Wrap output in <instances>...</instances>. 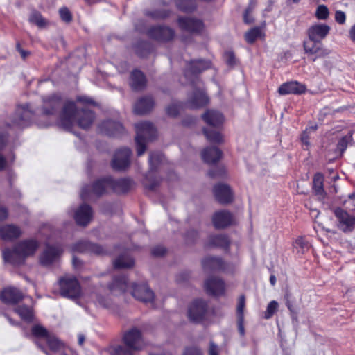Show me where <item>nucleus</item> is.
Listing matches in <instances>:
<instances>
[{"label":"nucleus","mask_w":355,"mask_h":355,"mask_svg":"<svg viewBox=\"0 0 355 355\" xmlns=\"http://www.w3.org/2000/svg\"><path fill=\"white\" fill-rule=\"evenodd\" d=\"M134 185V182L130 178L113 180L104 178L96 180L92 187L86 186L82 189L80 198L83 200H90L92 195L99 197L110 190L116 193H125Z\"/></svg>","instance_id":"1"},{"label":"nucleus","mask_w":355,"mask_h":355,"mask_svg":"<svg viewBox=\"0 0 355 355\" xmlns=\"http://www.w3.org/2000/svg\"><path fill=\"white\" fill-rule=\"evenodd\" d=\"M94 119V114L91 110L87 108L78 110L73 102H67L60 114V125L64 129L70 130L76 123L80 128L87 129Z\"/></svg>","instance_id":"2"},{"label":"nucleus","mask_w":355,"mask_h":355,"mask_svg":"<svg viewBox=\"0 0 355 355\" xmlns=\"http://www.w3.org/2000/svg\"><path fill=\"white\" fill-rule=\"evenodd\" d=\"M38 248V243L36 241L24 240L17 243L12 250L6 248L3 250V258L6 262L13 265H21L25 261V259L33 256Z\"/></svg>","instance_id":"3"},{"label":"nucleus","mask_w":355,"mask_h":355,"mask_svg":"<svg viewBox=\"0 0 355 355\" xmlns=\"http://www.w3.org/2000/svg\"><path fill=\"white\" fill-rule=\"evenodd\" d=\"M137 144V153L141 156L146 151V144L156 137V130L153 125L148 121H143L135 124Z\"/></svg>","instance_id":"4"},{"label":"nucleus","mask_w":355,"mask_h":355,"mask_svg":"<svg viewBox=\"0 0 355 355\" xmlns=\"http://www.w3.org/2000/svg\"><path fill=\"white\" fill-rule=\"evenodd\" d=\"M60 294L64 297L76 299L81 294V288L77 279L73 276H64L60 279Z\"/></svg>","instance_id":"5"},{"label":"nucleus","mask_w":355,"mask_h":355,"mask_svg":"<svg viewBox=\"0 0 355 355\" xmlns=\"http://www.w3.org/2000/svg\"><path fill=\"white\" fill-rule=\"evenodd\" d=\"M33 334L46 341L49 348L54 352L62 351L64 345L55 335L50 334L46 329L41 325H35L32 328Z\"/></svg>","instance_id":"6"},{"label":"nucleus","mask_w":355,"mask_h":355,"mask_svg":"<svg viewBox=\"0 0 355 355\" xmlns=\"http://www.w3.org/2000/svg\"><path fill=\"white\" fill-rule=\"evenodd\" d=\"M336 218V226L344 233L352 232L355 229V216L349 214L342 208L337 207L334 210Z\"/></svg>","instance_id":"7"},{"label":"nucleus","mask_w":355,"mask_h":355,"mask_svg":"<svg viewBox=\"0 0 355 355\" xmlns=\"http://www.w3.org/2000/svg\"><path fill=\"white\" fill-rule=\"evenodd\" d=\"M163 155L159 153H151L149 156L150 171L145 178V186L150 190L155 189L160 183V179H153L152 172L155 171L158 164L162 162Z\"/></svg>","instance_id":"8"},{"label":"nucleus","mask_w":355,"mask_h":355,"mask_svg":"<svg viewBox=\"0 0 355 355\" xmlns=\"http://www.w3.org/2000/svg\"><path fill=\"white\" fill-rule=\"evenodd\" d=\"M123 341L131 351H139L144 347L141 332L137 328H132L125 333Z\"/></svg>","instance_id":"9"},{"label":"nucleus","mask_w":355,"mask_h":355,"mask_svg":"<svg viewBox=\"0 0 355 355\" xmlns=\"http://www.w3.org/2000/svg\"><path fill=\"white\" fill-rule=\"evenodd\" d=\"M207 313V304L205 300H196L189 307L188 317L191 322H200Z\"/></svg>","instance_id":"10"},{"label":"nucleus","mask_w":355,"mask_h":355,"mask_svg":"<svg viewBox=\"0 0 355 355\" xmlns=\"http://www.w3.org/2000/svg\"><path fill=\"white\" fill-rule=\"evenodd\" d=\"M148 35L150 38L158 42H167L173 39L175 31L168 26H155L148 30Z\"/></svg>","instance_id":"11"},{"label":"nucleus","mask_w":355,"mask_h":355,"mask_svg":"<svg viewBox=\"0 0 355 355\" xmlns=\"http://www.w3.org/2000/svg\"><path fill=\"white\" fill-rule=\"evenodd\" d=\"M132 152L128 148H123L117 150L114 155L112 166L117 171L124 170L128 168L130 163Z\"/></svg>","instance_id":"12"},{"label":"nucleus","mask_w":355,"mask_h":355,"mask_svg":"<svg viewBox=\"0 0 355 355\" xmlns=\"http://www.w3.org/2000/svg\"><path fill=\"white\" fill-rule=\"evenodd\" d=\"M132 295L136 300L144 303L152 302L155 297L153 291L146 284H134Z\"/></svg>","instance_id":"13"},{"label":"nucleus","mask_w":355,"mask_h":355,"mask_svg":"<svg viewBox=\"0 0 355 355\" xmlns=\"http://www.w3.org/2000/svg\"><path fill=\"white\" fill-rule=\"evenodd\" d=\"M178 23L182 31L190 33H200L204 28L201 20L191 17H179Z\"/></svg>","instance_id":"14"},{"label":"nucleus","mask_w":355,"mask_h":355,"mask_svg":"<svg viewBox=\"0 0 355 355\" xmlns=\"http://www.w3.org/2000/svg\"><path fill=\"white\" fill-rule=\"evenodd\" d=\"M33 112L30 110L29 105L19 106L15 113L13 125L19 127L27 126L33 116Z\"/></svg>","instance_id":"15"},{"label":"nucleus","mask_w":355,"mask_h":355,"mask_svg":"<svg viewBox=\"0 0 355 355\" xmlns=\"http://www.w3.org/2000/svg\"><path fill=\"white\" fill-rule=\"evenodd\" d=\"M71 250L76 252H89L96 255H103L106 253V250L102 246L85 241L77 242L71 247Z\"/></svg>","instance_id":"16"},{"label":"nucleus","mask_w":355,"mask_h":355,"mask_svg":"<svg viewBox=\"0 0 355 355\" xmlns=\"http://www.w3.org/2000/svg\"><path fill=\"white\" fill-rule=\"evenodd\" d=\"M212 223L216 229H224L233 224L234 218L230 211L222 210L214 214Z\"/></svg>","instance_id":"17"},{"label":"nucleus","mask_w":355,"mask_h":355,"mask_svg":"<svg viewBox=\"0 0 355 355\" xmlns=\"http://www.w3.org/2000/svg\"><path fill=\"white\" fill-rule=\"evenodd\" d=\"M214 194L216 200L225 205L232 202L233 193L230 187L225 184H218L214 187Z\"/></svg>","instance_id":"18"},{"label":"nucleus","mask_w":355,"mask_h":355,"mask_svg":"<svg viewBox=\"0 0 355 355\" xmlns=\"http://www.w3.org/2000/svg\"><path fill=\"white\" fill-rule=\"evenodd\" d=\"M209 103V98L204 90L198 87L189 96L187 106L191 109L198 108L206 105Z\"/></svg>","instance_id":"19"},{"label":"nucleus","mask_w":355,"mask_h":355,"mask_svg":"<svg viewBox=\"0 0 355 355\" xmlns=\"http://www.w3.org/2000/svg\"><path fill=\"white\" fill-rule=\"evenodd\" d=\"M99 128L101 132L109 136L117 137L124 132V128L121 123L111 120L103 121Z\"/></svg>","instance_id":"20"},{"label":"nucleus","mask_w":355,"mask_h":355,"mask_svg":"<svg viewBox=\"0 0 355 355\" xmlns=\"http://www.w3.org/2000/svg\"><path fill=\"white\" fill-rule=\"evenodd\" d=\"M62 250L60 246L48 245L40 257L43 266H49L55 261L61 255Z\"/></svg>","instance_id":"21"},{"label":"nucleus","mask_w":355,"mask_h":355,"mask_svg":"<svg viewBox=\"0 0 355 355\" xmlns=\"http://www.w3.org/2000/svg\"><path fill=\"white\" fill-rule=\"evenodd\" d=\"M303 46L305 53L309 55L318 54V57H323L328 54V53L323 49L322 42L311 40L310 37H308V39L304 42Z\"/></svg>","instance_id":"22"},{"label":"nucleus","mask_w":355,"mask_h":355,"mask_svg":"<svg viewBox=\"0 0 355 355\" xmlns=\"http://www.w3.org/2000/svg\"><path fill=\"white\" fill-rule=\"evenodd\" d=\"M211 62L205 60H191L187 64L185 76L189 78L191 75H196L209 69Z\"/></svg>","instance_id":"23"},{"label":"nucleus","mask_w":355,"mask_h":355,"mask_svg":"<svg viewBox=\"0 0 355 355\" xmlns=\"http://www.w3.org/2000/svg\"><path fill=\"white\" fill-rule=\"evenodd\" d=\"M92 218V207L86 204L81 205L75 213L74 218L79 225L86 226Z\"/></svg>","instance_id":"24"},{"label":"nucleus","mask_w":355,"mask_h":355,"mask_svg":"<svg viewBox=\"0 0 355 355\" xmlns=\"http://www.w3.org/2000/svg\"><path fill=\"white\" fill-rule=\"evenodd\" d=\"M330 27L327 24H318L313 25L307 30L308 37L322 42L329 34Z\"/></svg>","instance_id":"25"},{"label":"nucleus","mask_w":355,"mask_h":355,"mask_svg":"<svg viewBox=\"0 0 355 355\" xmlns=\"http://www.w3.org/2000/svg\"><path fill=\"white\" fill-rule=\"evenodd\" d=\"M205 288L209 295H220L224 292V282L220 279L210 277L205 281Z\"/></svg>","instance_id":"26"},{"label":"nucleus","mask_w":355,"mask_h":355,"mask_svg":"<svg viewBox=\"0 0 355 355\" xmlns=\"http://www.w3.org/2000/svg\"><path fill=\"white\" fill-rule=\"evenodd\" d=\"M305 91V85L297 81L284 83L278 89V92L281 95L301 94Z\"/></svg>","instance_id":"27"},{"label":"nucleus","mask_w":355,"mask_h":355,"mask_svg":"<svg viewBox=\"0 0 355 355\" xmlns=\"http://www.w3.org/2000/svg\"><path fill=\"white\" fill-rule=\"evenodd\" d=\"M128 287L127 279L125 276L115 277L108 285V289L113 295L123 294Z\"/></svg>","instance_id":"28"},{"label":"nucleus","mask_w":355,"mask_h":355,"mask_svg":"<svg viewBox=\"0 0 355 355\" xmlns=\"http://www.w3.org/2000/svg\"><path fill=\"white\" fill-rule=\"evenodd\" d=\"M22 234L19 227L12 225H4L0 227V238L4 241H12L19 238Z\"/></svg>","instance_id":"29"},{"label":"nucleus","mask_w":355,"mask_h":355,"mask_svg":"<svg viewBox=\"0 0 355 355\" xmlns=\"http://www.w3.org/2000/svg\"><path fill=\"white\" fill-rule=\"evenodd\" d=\"M222 155V151L217 147H207L201 153L203 161L208 164L217 163L220 159Z\"/></svg>","instance_id":"30"},{"label":"nucleus","mask_w":355,"mask_h":355,"mask_svg":"<svg viewBox=\"0 0 355 355\" xmlns=\"http://www.w3.org/2000/svg\"><path fill=\"white\" fill-rule=\"evenodd\" d=\"M202 119L209 126L216 128H219L224 121L223 114L215 110H207L202 115Z\"/></svg>","instance_id":"31"},{"label":"nucleus","mask_w":355,"mask_h":355,"mask_svg":"<svg viewBox=\"0 0 355 355\" xmlns=\"http://www.w3.org/2000/svg\"><path fill=\"white\" fill-rule=\"evenodd\" d=\"M207 245L227 250L230 245V241L225 234H213L208 237Z\"/></svg>","instance_id":"32"},{"label":"nucleus","mask_w":355,"mask_h":355,"mask_svg":"<svg viewBox=\"0 0 355 355\" xmlns=\"http://www.w3.org/2000/svg\"><path fill=\"white\" fill-rule=\"evenodd\" d=\"M1 300L6 304H16L23 297L21 293L15 288L4 289L1 293Z\"/></svg>","instance_id":"33"},{"label":"nucleus","mask_w":355,"mask_h":355,"mask_svg":"<svg viewBox=\"0 0 355 355\" xmlns=\"http://www.w3.org/2000/svg\"><path fill=\"white\" fill-rule=\"evenodd\" d=\"M153 106L154 102L151 97H144L136 103L134 112L137 114L143 115L150 112Z\"/></svg>","instance_id":"34"},{"label":"nucleus","mask_w":355,"mask_h":355,"mask_svg":"<svg viewBox=\"0 0 355 355\" xmlns=\"http://www.w3.org/2000/svg\"><path fill=\"white\" fill-rule=\"evenodd\" d=\"M60 98L53 96L44 101L43 113L46 115L53 114L60 107Z\"/></svg>","instance_id":"35"},{"label":"nucleus","mask_w":355,"mask_h":355,"mask_svg":"<svg viewBox=\"0 0 355 355\" xmlns=\"http://www.w3.org/2000/svg\"><path fill=\"white\" fill-rule=\"evenodd\" d=\"M130 86L135 91L141 90L145 87L146 78L141 71L135 70L132 72Z\"/></svg>","instance_id":"36"},{"label":"nucleus","mask_w":355,"mask_h":355,"mask_svg":"<svg viewBox=\"0 0 355 355\" xmlns=\"http://www.w3.org/2000/svg\"><path fill=\"white\" fill-rule=\"evenodd\" d=\"M202 265L205 270H215L224 268V263L218 257H207L202 260Z\"/></svg>","instance_id":"37"},{"label":"nucleus","mask_w":355,"mask_h":355,"mask_svg":"<svg viewBox=\"0 0 355 355\" xmlns=\"http://www.w3.org/2000/svg\"><path fill=\"white\" fill-rule=\"evenodd\" d=\"M134 259L128 254H121L113 261L115 269H128L134 266Z\"/></svg>","instance_id":"38"},{"label":"nucleus","mask_w":355,"mask_h":355,"mask_svg":"<svg viewBox=\"0 0 355 355\" xmlns=\"http://www.w3.org/2000/svg\"><path fill=\"white\" fill-rule=\"evenodd\" d=\"M178 8L184 12H192L196 10V0H175Z\"/></svg>","instance_id":"39"},{"label":"nucleus","mask_w":355,"mask_h":355,"mask_svg":"<svg viewBox=\"0 0 355 355\" xmlns=\"http://www.w3.org/2000/svg\"><path fill=\"white\" fill-rule=\"evenodd\" d=\"M203 133L207 139L214 144H220L223 141V136L218 130H212L210 128H204Z\"/></svg>","instance_id":"40"},{"label":"nucleus","mask_w":355,"mask_h":355,"mask_svg":"<svg viewBox=\"0 0 355 355\" xmlns=\"http://www.w3.org/2000/svg\"><path fill=\"white\" fill-rule=\"evenodd\" d=\"M323 182L324 176L321 173H317L314 175L313 180V189L318 195L322 194L324 192Z\"/></svg>","instance_id":"41"},{"label":"nucleus","mask_w":355,"mask_h":355,"mask_svg":"<svg viewBox=\"0 0 355 355\" xmlns=\"http://www.w3.org/2000/svg\"><path fill=\"white\" fill-rule=\"evenodd\" d=\"M261 29L259 27H254L245 33V38L248 43L252 44L257 38L261 37Z\"/></svg>","instance_id":"42"},{"label":"nucleus","mask_w":355,"mask_h":355,"mask_svg":"<svg viewBox=\"0 0 355 355\" xmlns=\"http://www.w3.org/2000/svg\"><path fill=\"white\" fill-rule=\"evenodd\" d=\"M15 311L24 320L29 321L33 318L32 310L26 306H19L15 309Z\"/></svg>","instance_id":"43"},{"label":"nucleus","mask_w":355,"mask_h":355,"mask_svg":"<svg viewBox=\"0 0 355 355\" xmlns=\"http://www.w3.org/2000/svg\"><path fill=\"white\" fill-rule=\"evenodd\" d=\"M31 23L36 24L39 27H43L46 25V20L42 17L38 12H33L29 18Z\"/></svg>","instance_id":"44"},{"label":"nucleus","mask_w":355,"mask_h":355,"mask_svg":"<svg viewBox=\"0 0 355 355\" xmlns=\"http://www.w3.org/2000/svg\"><path fill=\"white\" fill-rule=\"evenodd\" d=\"M351 140H352L351 135H347L343 137L339 140V141L337 144V148H338V150L339 151L340 155L345 150V149L347 147L348 144L351 141Z\"/></svg>","instance_id":"45"},{"label":"nucleus","mask_w":355,"mask_h":355,"mask_svg":"<svg viewBox=\"0 0 355 355\" xmlns=\"http://www.w3.org/2000/svg\"><path fill=\"white\" fill-rule=\"evenodd\" d=\"M294 247L297 250L298 253L304 254L309 248V243L302 237H300L295 240Z\"/></svg>","instance_id":"46"},{"label":"nucleus","mask_w":355,"mask_h":355,"mask_svg":"<svg viewBox=\"0 0 355 355\" xmlns=\"http://www.w3.org/2000/svg\"><path fill=\"white\" fill-rule=\"evenodd\" d=\"M146 15L150 17L153 19H164L169 15L168 11L166 10H155V11H147Z\"/></svg>","instance_id":"47"},{"label":"nucleus","mask_w":355,"mask_h":355,"mask_svg":"<svg viewBox=\"0 0 355 355\" xmlns=\"http://www.w3.org/2000/svg\"><path fill=\"white\" fill-rule=\"evenodd\" d=\"M181 107L182 105L180 103H173L166 107V114L170 116H177L180 112Z\"/></svg>","instance_id":"48"},{"label":"nucleus","mask_w":355,"mask_h":355,"mask_svg":"<svg viewBox=\"0 0 355 355\" xmlns=\"http://www.w3.org/2000/svg\"><path fill=\"white\" fill-rule=\"evenodd\" d=\"M328 8L324 5H320L318 6L315 12V16L318 19L324 20L329 17Z\"/></svg>","instance_id":"49"},{"label":"nucleus","mask_w":355,"mask_h":355,"mask_svg":"<svg viewBox=\"0 0 355 355\" xmlns=\"http://www.w3.org/2000/svg\"><path fill=\"white\" fill-rule=\"evenodd\" d=\"M257 5L256 0H250L248 8L243 14V21L245 24H250L253 22V19H248V14H251Z\"/></svg>","instance_id":"50"},{"label":"nucleus","mask_w":355,"mask_h":355,"mask_svg":"<svg viewBox=\"0 0 355 355\" xmlns=\"http://www.w3.org/2000/svg\"><path fill=\"white\" fill-rule=\"evenodd\" d=\"M277 307L278 303L275 300L271 301L267 306L266 311L264 313V318L270 319L277 311Z\"/></svg>","instance_id":"51"},{"label":"nucleus","mask_w":355,"mask_h":355,"mask_svg":"<svg viewBox=\"0 0 355 355\" xmlns=\"http://www.w3.org/2000/svg\"><path fill=\"white\" fill-rule=\"evenodd\" d=\"M59 14L62 20L67 23H69L72 20L71 14L69 10L66 7L61 8L59 10Z\"/></svg>","instance_id":"52"},{"label":"nucleus","mask_w":355,"mask_h":355,"mask_svg":"<svg viewBox=\"0 0 355 355\" xmlns=\"http://www.w3.org/2000/svg\"><path fill=\"white\" fill-rule=\"evenodd\" d=\"M245 306V297L244 295H241L239 298V302L237 304V318H239L241 316H244L243 315V311Z\"/></svg>","instance_id":"53"},{"label":"nucleus","mask_w":355,"mask_h":355,"mask_svg":"<svg viewBox=\"0 0 355 355\" xmlns=\"http://www.w3.org/2000/svg\"><path fill=\"white\" fill-rule=\"evenodd\" d=\"M237 326H238V331L239 332V334L241 336H244L245 334V327H244V316H241L239 318H237Z\"/></svg>","instance_id":"54"},{"label":"nucleus","mask_w":355,"mask_h":355,"mask_svg":"<svg viewBox=\"0 0 355 355\" xmlns=\"http://www.w3.org/2000/svg\"><path fill=\"white\" fill-rule=\"evenodd\" d=\"M184 355H202V352L198 347H191L185 349Z\"/></svg>","instance_id":"55"},{"label":"nucleus","mask_w":355,"mask_h":355,"mask_svg":"<svg viewBox=\"0 0 355 355\" xmlns=\"http://www.w3.org/2000/svg\"><path fill=\"white\" fill-rule=\"evenodd\" d=\"M225 59L229 65H234L236 63L234 54L232 51H227L225 53Z\"/></svg>","instance_id":"56"},{"label":"nucleus","mask_w":355,"mask_h":355,"mask_svg":"<svg viewBox=\"0 0 355 355\" xmlns=\"http://www.w3.org/2000/svg\"><path fill=\"white\" fill-rule=\"evenodd\" d=\"M345 19L346 17L344 12L340 10H338L336 12L335 19L338 24H343L345 22Z\"/></svg>","instance_id":"57"},{"label":"nucleus","mask_w":355,"mask_h":355,"mask_svg":"<svg viewBox=\"0 0 355 355\" xmlns=\"http://www.w3.org/2000/svg\"><path fill=\"white\" fill-rule=\"evenodd\" d=\"M131 349H125L124 347L119 346L115 349V354L116 355H133L132 353L130 352Z\"/></svg>","instance_id":"58"},{"label":"nucleus","mask_w":355,"mask_h":355,"mask_svg":"<svg viewBox=\"0 0 355 355\" xmlns=\"http://www.w3.org/2000/svg\"><path fill=\"white\" fill-rule=\"evenodd\" d=\"M198 233L195 230H190L186 235V239L188 242H193L198 237Z\"/></svg>","instance_id":"59"},{"label":"nucleus","mask_w":355,"mask_h":355,"mask_svg":"<svg viewBox=\"0 0 355 355\" xmlns=\"http://www.w3.org/2000/svg\"><path fill=\"white\" fill-rule=\"evenodd\" d=\"M166 249L162 246H157L152 250V254L156 257H160L164 254Z\"/></svg>","instance_id":"60"},{"label":"nucleus","mask_w":355,"mask_h":355,"mask_svg":"<svg viewBox=\"0 0 355 355\" xmlns=\"http://www.w3.org/2000/svg\"><path fill=\"white\" fill-rule=\"evenodd\" d=\"M309 133L307 132V131H304L301 135V141H302V143L304 145H306V146H309L310 143H309Z\"/></svg>","instance_id":"61"},{"label":"nucleus","mask_w":355,"mask_h":355,"mask_svg":"<svg viewBox=\"0 0 355 355\" xmlns=\"http://www.w3.org/2000/svg\"><path fill=\"white\" fill-rule=\"evenodd\" d=\"M8 213L6 207L0 206V221L4 220L8 218Z\"/></svg>","instance_id":"62"},{"label":"nucleus","mask_w":355,"mask_h":355,"mask_svg":"<svg viewBox=\"0 0 355 355\" xmlns=\"http://www.w3.org/2000/svg\"><path fill=\"white\" fill-rule=\"evenodd\" d=\"M218 347L213 342L210 343L209 355H218Z\"/></svg>","instance_id":"63"},{"label":"nucleus","mask_w":355,"mask_h":355,"mask_svg":"<svg viewBox=\"0 0 355 355\" xmlns=\"http://www.w3.org/2000/svg\"><path fill=\"white\" fill-rule=\"evenodd\" d=\"M17 51L20 53L21 54V56L23 59H25L28 55H29V52L28 51H24L23 50L21 46H20V44H17Z\"/></svg>","instance_id":"64"}]
</instances>
